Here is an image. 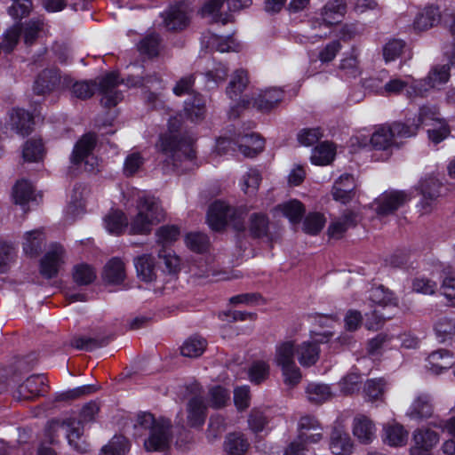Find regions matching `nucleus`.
Masks as SVG:
<instances>
[{
	"instance_id": "nucleus-32",
	"label": "nucleus",
	"mask_w": 455,
	"mask_h": 455,
	"mask_svg": "<svg viewBox=\"0 0 455 455\" xmlns=\"http://www.w3.org/2000/svg\"><path fill=\"white\" fill-rule=\"evenodd\" d=\"M371 144L375 149L385 150L397 146L390 126L379 127L371 137Z\"/></svg>"
},
{
	"instance_id": "nucleus-16",
	"label": "nucleus",
	"mask_w": 455,
	"mask_h": 455,
	"mask_svg": "<svg viewBox=\"0 0 455 455\" xmlns=\"http://www.w3.org/2000/svg\"><path fill=\"white\" fill-rule=\"evenodd\" d=\"M137 276L145 283H152L157 278L158 267L152 254L145 253L133 259Z\"/></svg>"
},
{
	"instance_id": "nucleus-25",
	"label": "nucleus",
	"mask_w": 455,
	"mask_h": 455,
	"mask_svg": "<svg viewBox=\"0 0 455 455\" xmlns=\"http://www.w3.org/2000/svg\"><path fill=\"white\" fill-rule=\"evenodd\" d=\"M103 280L109 284H120L126 277L125 265L118 258L111 259L105 266Z\"/></svg>"
},
{
	"instance_id": "nucleus-33",
	"label": "nucleus",
	"mask_w": 455,
	"mask_h": 455,
	"mask_svg": "<svg viewBox=\"0 0 455 455\" xmlns=\"http://www.w3.org/2000/svg\"><path fill=\"white\" fill-rule=\"evenodd\" d=\"M249 447L248 440L241 433L228 434L224 442V450L229 455H243Z\"/></svg>"
},
{
	"instance_id": "nucleus-43",
	"label": "nucleus",
	"mask_w": 455,
	"mask_h": 455,
	"mask_svg": "<svg viewBox=\"0 0 455 455\" xmlns=\"http://www.w3.org/2000/svg\"><path fill=\"white\" fill-rule=\"evenodd\" d=\"M44 240V234L39 229L25 233L22 243L24 252L31 257L36 256L41 250Z\"/></svg>"
},
{
	"instance_id": "nucleus-51",
	"label": "nucleus",
	"mask_w": 455,
	"mask_h": 455,
	"mask_svg": "<svg viewBox=\"0 0 455 455\" xmlns=\"http://www.w3.org/2000/svg\"><path fill=\"white\" fill-rule=\"evenodd\" d=\"M33 194L32 185L26 180H19L12 191V198L16 204L24 206L31 199Z\"/></svg>"
},
{
	"instance_id": "nucleus-48",
	"label": "nucleus",
	"mask_w": 455,
	"mask_h": 455,
	"mask_svg": "<svg viewBox=\"0 0 455 455\" xmlns=\"http://www.w3.org/2000/svg\"><path fill=\"white\" fill-rule=\"evenodd\" d=\"M428 363L431 370L438 374L443 370H447L452 365V359L451 355L446 350H438L433 352L428 356Z\"/></svg>"
},
{
	"instance_id": "nucleus-58",
	"label": "nucleus",
	"mask_w": 455,
	"mask_h": 455,
	"mask_svg": "<svg viewBox=\"0 0 455 455\" xmlns=\"http://www.w3.org/2000/svg\"><path fill=\"white\" fill-rule=\"evenodd\" d=\"M405 48V43L400 39H391L383 47V57L386 62L395 60Z\"/></svg>"
},
{
	"instance_id": "nucleus-15",
	"label": "nucleus",
	"mask_w": 455,
	"mask_h": 455,
	"mask_svg": "<svg viewBox=\"0 0 455 455\" xmlns=\"http://www.w3.org/2000/svg\"><path fill=\"white\" fill-rule=\"evenodd\" d=\"M298 436L310 443H317L323 439L322 426L316 418L305 415L298 422Z\"/></svg>"
},
{
	"instance_id": "nucleus-46",
	"label": "nucleus",
	"mask_w": 455,
	"mask_h": 455,
	"mask_svg": "<svg viewBox=\"0 0 455 455\" xmlns=\"http://www.w3.org/2000/svg\"><path fill=\"white\" fill-rule=\"evenodd\" d=\"M23 33L24 43L30 45L37 37L45 33V24L40 18L32 19L24 24Z\"/></svg>"
},
{
	"instance_id": "nucleus-52",
	"label": "nucleus",
	"mask_w": 455,
	"mask_h": 455,
	"mask_svg": "<svg viewBox=\"0 0 455 455\" xmlns=\"http://www.w3.org/2000/svg\"><path fill=\"white\" fill-rule=\"evenodd\" d=\"M185 113L192 121L204 117L205 113V102L200 96H194L185 102Z\"/></svg>"
},
{
	"instance_id": "nucleus-19",
	"label": "nucleus",
	"mask_w": 455,
	"mask_h": 455,
	"mask_svg": "<svg viewBox=\"0 0 455 455\" xmlns=\"http://www.w3.org/2000/svg\"><path fill=\"white\" fill-rule=\"evenodd\" d=\"M66 435L69 445L81 453L88 451L89 445L83 439L84 429L82 423L78 420L68 419L64 422Z\"/></svg>"
},
{
	"instance_id": "nucleus-26",
	"label": "nucleus",
	"mask_w": 455,
	"mask_h": 455,
	"mask_svg": "<svg viewBox=\"0 0 455 455\" xmlns=\"http://www.w3.org/2000/svg\"><path fill=\"white\" fill-rule=\"evenodd\" d=\"M89 196L90 189L87 187L83 185L75 186L68 206V213L73 217L79 216L83 213Z\"/></svg>"
},
{
	"instance_id": "nucleus-23",
	"label": "nucleus",
	"mask_w": 455,
	"mask_h": 455,
	"mask_svg": "<svg viewBox=\"0 0 455 455\" xmlns=\"http://www.w3.org/2000/svg\"><path fill=\"white\" fill-rule=\"evenodd\" d=\"M283 99V92L278 88H270L259 93L254 99L253 106L261 111H269L276 107Z\"/></svg>"
},
{
	"instance_id": "nucleus-31",
	"label": "nucleus",
	"mask_w": 455,
	"mask_h": 455,
	"mask_svg": "<svg viewBox=\"0 0 455 455\" xmlns=\"http://www.w3.org/2000/svg\"><path fill=\"white\" fill-rule=\"evenodd\" d=\"M336 155V147L329 141H324L316 146L311 154V163L315 165H327L331 164Z\"/></svg>"
},
{
	"instance_id": "nucleus-60",
	"label": "nucleus",
	"mask_w": 455,
	"mask_h": 455,
	"mask_svg": "<svg viewBox=\"0 0 455 455\" xmlns=\"http://www.w3.org/2000/svg\"><path fill=\"white\" fill-rule=\"evenodd\" d=\"M414 444L432 449L439 441L438 435L431 430H417L413 435Z\"/></svg>"
},
{
	"instance_id": "nucleus-22",
	"label": "nucleus",
	"mask_w": 455,
	"mask_h": 455,
	"mask_svg": "<svg viewBox=\"0 0 455 455\" xmlns=\"http://www.w3.org/2000/svg\"><path fill=\"white\" fill-rule=\"evenodd\" d=\"M368 300L371 303V307H373L384 308L397 306L396 297L383 285L371 287L369 291Z\"/></svg>"
},
{
	"instance_id": "nucleus-6",
	"label": "nucleus",
	"mask_w": 455,
	"mask_h": 455,
	"mask_svg": "<svg viewBox=\"0 0 455 455\" xmlns=\"http://www.w3.org/2000/svg\"><path fill=\"white\" fill-rule=\"evenodd\" d=\"M314 333V335L312 334L314 341H303L295 347L297 359L302 367H310L315 364L320 355L317 344L326 342L332 337V333L330 331Z\"/></svg>"
},
{
	"instance_id": "nucleus-21",
	"label": "nucleus",
	"mask_w": 455,
	"mask_h": 455,
	"mask_svg": "<svg viewBox=\"0 0 455 455\" xmlns=\"http://www.w3.org/2000/svg\"><path fill=\"white\" fill-rule=\"evenodd\" d=\"M235 145L238 151L243 156L253 157L264 148V140L257 134L250 133L238 136L235 139Z\"/></svg>"
},
{
	"instance_id": "nucleus-28",
	"label": "nucleus",
	"mask_w": 455,
	"mask_h": 455,
	"mask_svg": "<svg viewBox=\"0 0 455 455\" xmlns=\"http://www.w3.org/2000/svg\"><path fill=\"white\" fill-rule=\"evenodd\" d=\"M357 215L352 211H347L340 217L334 219L328 228L329 235L339 238L350 228L355 226Z\"/></svg>"
},
{
	"instance_id": "nucleus-63",
	"label": "nucleus",
	"mask_w": 455,
	"mask_h": 455,
	"mask_svg": "<svg viewBox=\"0 0 455 455\" xmlns=\"http://www.w3.org/2000/svg\"><path fill=\"white\" fill-rule=\"evenodd\" d=\"M21 28L19 24L13 25L8 28L3 35V49L6 52H11L19 42Z\"/></svg>"
},
{
	"instance_id": "nucleus-29",
	"label": "nucleus",
	"mask_w": 455,
	"mask_h": 455,
	"mask_svg": "<svg viewBox=\"0 0 455 455\" xmlns=\"http://www.w3.org/2000/svg\"><path fill=\"white\" fill-rule=\"evenodd\" d=\"M206 406L199 395H195L188 403V424L192 427H197L204 424L205 419Z\"/></svg>"
},
{
	"instance_id": "nucleus-57",
	"label": "nucleus",
	"mask_w": 455,
	"mask_h": 455,
	"mask_svg": "<svg viewBox=\"0 0 455 455\" xmlns=\"http://www.w3.org/2000/svg\"><path fill=\"white\" fill-rule=\"evenodd\" d=\"M23 158L28 162H36L42 159L44 155L43 144L40 140H30L26 142L23 151Z\"/></svg>"
},
{
	"instance_id": "nucleus-14",
	"label": "nucleus",
	"mask_w": 455,
	"mask_h": 455,
	"mask_svg": "<svg viewBox=\"0 0 455 455\" xmlns=\"http://www.w3.org/2000/svg\"><path fill=\"white\" fill-rule=\"evenodd\" d=\"M329 449L333 455H351L354 452V442L343 427H333L330 435Z\"/></svg>"
},
{
	"instance_id": "nucleus-64",
	"label": "nucleus",
	"mask_w": 455,
	"mask_h": 455,
	"mask_svg": "<svg viewBox=\"0 0 455 455\" xmlns=\"http://www.w3.org/2000/svg\"><path fill=\"white\" fill-rule=\"evenodd\" d=\"M185 243L190 250L202 252L206 250L209 241L204 234L190 233L186 235Z\"/></svg>"
},
{
	"instance_id": "nucleus-38",
	"label": "nucleus",
	"mask_w": 455,
	"mask_h": 455,
	"mask_svg": "<svg viewBox=\"0 0 455 455\" xmlns=\"http://www.w3.org/2000/svg\"><path fill=\"white\" fill-rule=\"evenodd\" d=\"M450 78V68L448 65H437L434 67L427 76L423 79L425 81V85L423 88H427V92L435 88L439 85H442L448 82Z\"/></svg>"
},
{
	"instance_id": "nucleus-49",
	"label": "nucleus",
	"mask_w": 455,
	"mask_h": 455,
	"mask_svg": "<svg viewBox=\"0 0 455 455\" xmlns=\"http://www.w3.org/2000/svg\"><path fill=\"white\" fill-rule=\"evenodd\" d=\"M248 75L243 69L236 70L229 82L227 93L231 99H235L247 86Z\"/></svg>"
},
{
	"instance_id": "nucleus-9",
	"label": "nucleus",
	"mask_w": 455,
	"mask_h": 455,
	"mask_svg": "<svg viewBox=\"0 0 455 455\" xmlns=\"http://www.w3.org/2000/svg\"><path fill=\"white\" fill-rule=\"evenodd\" d=\"M71 77L60 76L55 68L44 70L35 82L34 91L37 94H44L55 89H66L70 87Z\"/></svg>"
},
{
	"instance_id": "nucleus-27",
	"label": "nucleus",
	"mask_w": 455,
	"mask_h": 455,
	"mask_svg": "<svg viewBox=\"0 0 455 455\" xmlns=\"http://www.w3.org/2000/svg\"><path fill=\"white\" fill-rule=\"evenodd\" d=\"M355 188L354 179L349 174L341 175L335 181L332 188V196L334 200L346 204L353 197V190Z\"/></svg>"
},
{
	"instance_id": "nucleus-4",
	"label": "nucleus",
	"mask_w": 455,
	"mask_h": 455,
	"mask_svg": "<svg viewBox=\"0 0 455 455\" xmlns=\"http://www.w3.org/2000/svg\"><path fill=\"white\" fill-rule=\"evenodd\" d=\"M415 124L429 126L427 134L429 140L437 144L450 134V129L446 122L440 117V114L435 107L423 106L420 108Z\"/></svg>"
},
{
	"instance_id": "nucleus-3",
	"label": "nucleus",
	"mask_w": 455,
	"mask_h": 455,
	"mask_svg": "<svg viewBox=\"0 0 455 455\" xmlns=\"http://www.w3.org/2000/svg\"><path fill=\"white\" fill-rule=\"evenodd\" d=\"M158 147L164 156L163 166L164 172L178 168L180 162L183 160L191 161L194 157L191 146L180 139V134L177 133L171 123L169 133L161 136Z\"/></svg>"
},
{
	"instance_id": "nucleus-54",
	"label": "nucleus",
	"mask_w": 455,
	"mask_h": 455,
	"mask_svg": "<svg viewBox=\"0 0 455 455\" xmlns=\"http://www.w3.org/2000/svg\"><path fill=\"white\" fill-rule=\"evenodd\" d=\"M180 235V228L174 225H164L156 232V241L158 244L167 245L175 242Z\"/></svg>"
},
{
	"instance_id": "nucleus-53",
	"label": "nucleus",
	"mask_w": 455,
	"mask_h": 455,
	"mask_svg": "<svg viewBox=\"0 0 455 455\" xmlns=\"http://www.w3.org/2000/svg\"><path fill=\"white\" fill-rule=\"evenodd\" d=\"M261 176L257 170H249L241 179L240 186L246 195H254L260 184Z\"/></svg>"
},
{
	"instance_id": "nucleus-24",
	"label": "nucleus",
	"mask_w": 455,
	"mask_h": 455,
	"mask_svg": "<svg viewBox=\"0 0 455 455\" xmlns=\"http://www.w3.org/2000/svg\"><path fill=\"white\" fill-rule=\"evenodd\" d=\"M345 12L346 6L342 0H334L333 2L328 3L321 13L322 22H317L318 26L320 28L322 26L329 27L339 23L345 14Z\"/></svg>"
},
{
	"instance_id": "nucleus-5",
	"label": "nucleus",
	"mask_w": 455,
	"mask_h": 455,
	"mask_svg": "<svg viewBox=\"0 0 455 455\" xmlns=\"http://www.w3.org/2000/svg\"><path fill=\"white\" fill-rule=\"evenodd\" d=\"M242 213L224 202L213 203L208 211L207 221L212 229L219 231L226 225L231 224L236 229L243 228L240 220Z\"/></svg>"
},
{
	"instance_id": "nucleus-20",
	"label": "nucleus",
	"mask_w": 455,
	"mask_h": 455,
	"mask_svg": "<svg viewBox=\"0 0 455 455\" xmlns=\"http://www.w3.org/2000/svg\"><path fill=\"white\" fill-rule=\"evenodd\" d=\"M8 125L16 133L28 135L32 128V117L30 114L21 108H12L9 114Z\"/></svg>"
},
{
	"instance_id": "nucleus-59",
	"label": "nucleus",
	"mask_w": 455,
	"mask_h": 455,
	"mask_svg": "<svg viewBox=\"0 0 455 455\" xmlns=\"http://www.w3.org/2000/svg\"><path fill=\"white\" fill-rule=\"evenodd\" d=\"M435 331L437 337L442 339V340L451 339L455 342V319H440L435 323Z\"/></svg>"
},
{
	"instance_id": "nucleus-47",
	"label": "nucleus",
	"mask_w": 455,
	"mask_h": 455,
	"mask_svg": "<svg viewBox=\"0 0 455 455\" xmlns=\"http://www.w3.org/2000/svg\"><path fill=\"white\" fill-rule=\"evenodd\" d=\"M207 342L200 337H191L188 339L180 347V353L183 356L196 358L200 356L205 350Z\"/></svg>"
},
{
	"instance_id": "nucleus-11",
	"label": "nucleus",
	"mask_w": 455,
	"mask_h": 455,
	"mask_svg": "<svg viewBox=\"0 0 455 455\" xmlns=\"http://www.w3.org/2000/svg\"><path fill=\"white\" fill-rule=\"evenodd\" d=\"M405 191L391 190L382 193L373 203L379 215H388L411 200Z\"/></svg>"
},
{
	"instance_id": "nucleus-34",
	"label": "nucleus",
	"mask_w": 455,
	"mask_h": 455,
	"mask_svg": "<svg viewBox=\"0 0 455 455\" xmlns=\"http://www.w3.org/2000/svg\"><path fill=\"white\" fill-rule=\"evenodd\" d=\"M433 409L429 397L427 395H419L410 406L407 416L411 419L429 418Z\"/></svg>"
},
{
	"instance_id": "nucleus-55",
	"label": "nucleus",
	"mask_w": 455,
	"mask_h": 455,
	"mask_svg": "<svg viewBox=\"0 0 455 455\" xmlns=\"http://www.w3.org/2000/svg\"><path fill=\"white\" fill-rule=\"evenodd\" d=\"M128 450V440L123 435H115L111 441L102 448L101 455H125Z\"/></svg>"
},
{
	"instance_id": "nucleus-35",
	"label": "nucleus",
	"mask_w": 455,
	"mask_h": 455,
	"mask_svg": "<svg viewBox=\"0 0 455 455\" xmlns=\"http://www.w3.org/2000/svg\"><path fill=\"white\" fill-rule=\"evenodd\" d=\"M296 347L292 341H284L275 347L274 363L282 368L295 363Z\"/></svg>"
},
{
	"instance_id": "nucleus-45",
	"label": "nucleus",
	"mask_w": 455,
	"mask_h": 455,
	"mask_svg": "<svg viewBox=\"0 0 455 455\" xmlns=\"http://www.w3.org/2000/svg\"><path fill=\"white\" fill-rule=\"evenodd\" d=\"M270 419L271 417L268 410L254 408L249 414L248 426L252 432L259 433L267 427Z\"/></svg>"
},
{
	"instance_id": "nucleus-8",
	"label": "nucleus",
	"mask_w": 455,
	"mask_h": 455,
	"mask_svg": "<svg viewBox=\"0 0 455 455\" xmlns=\"http://www.w3.org/2000/svg\"><path fill=\"white\" fill-rule=\"evenodd\" d=\"M425 81H414L409 84L408 81L400 77L390 79L382 88V93L386 95L399 94L405 91L406 96L410 100L423 98L427 93V89L423 88Z\"/></svg>"
},
{
	"instance_id": "nucleus-2",
	"label": "nucleus",
	"mask_w": 455,
	"mask_h": 455,
	"mask_svg": "<svg viewBox=\"0 0 455 455\" xmlns=\"http://www.w3.org/2000/svg\"><path fill=\"white\" fill-rule=\"evenodd\" d=\"M166 213L159 198L140 196L136 202V214L131 218V235H148L153 228L165 220Z\"/></svg>"
},
{
	"instance_id": "nucleus-62",
	"label": "nucleus",
	"mask_w": 455,
	"mask_h": 455,
	"mask_svg": "<svg viewBox=\"0 0 455 455\" xmlns=\"http://www.w3.org/2000/svg\"><path fill=\"white\" fill-rule=\"evenodd\" d=\"M325 222L326 220L323 214L310 213L306 217L304 220V231L310 235H315L323 229Z\"/></svg>"
},
{
	"instance_id": "nucleus-40",
	"label": "nucleus",
	"mask_w": 455,
	"mask_h": 455,
	"mask_svg": "<svg viewBox=\"0 0 455 455\" xmlns=\"http://www.w3.org/2000/svg\"><path fill=\"white\" fill-rule=\"evenodd\" d=\"M440 21V12L436 7L429 6L419 13L414 21L416 29L423 31L427 30Z\"/></svg>"
},
{
	"instance_id": "nucleus-12",
	"label": "nucleus",
	"mask_w": 455,
	"mask_h": 455,
	"mask_svg": "<svg viewBox=\"0 0 455 455\" xmlns=\"http://www.w3.org/2000/svg\"><path fill=\"white\" fill-rule=\"evenodd\" d=\"M65 251L60 244H52L41 259L40 273L46 278L54 277L64 263Z\"/></svg>"
},
{
	"instance_id": "nucleus-56",
	"label": "nucleus",
	"mask_w": 455,
	"mask_h": 455,
	"mask_svg": "<svg viewBox=\"0 0 455 455\" xmlns=\"http://www.w3.org/2000/svg\"><path fill=\"white\" fill-rule=\"evenodd\" d=\"M230 399L229 392L220 386H215L209 390L208 404L215 409L225 406Z\"/></svg>"
},
{
	"instance_id": "nucleus-7",
	"label": "nucleus",
	"mask_w": 455,
	"mask_h": 455,
	"mask_svg": "<svg viewBox=\"0 0 455 455\" xmlns=\"http://www.w3.org/2000/svg\"><path fill=\"white\" fill-rule=\"evenodd\" d=\"M96 143V138L93 134L84 135L75 145L71 163L80 164L84 163V168L88 172H92L99 164L98 159L93 156L92 150Z\"/></svg>"
},
{
	"instance_id": "nucleus-10",
	"label": "nucleus",
	"mask_w": 455,
	"mask_h": 455,
	"mask_svg": "<svg viewBox=\"0 0 455 455\" xmlns=\"http://www.w3.org/2000/svg\"><path fill=\"white\" fill-rule=\"evenodd\" d=\"M192 9L187 3H179L163 13L164 25L169 30H181L190 22Z\"/></svg>"
},
{
	"instance_id": "nucleus-13",
	"label": "nucleus",
	"mask_w": 455,
	"mask_h": 455,
	"mask_svg": "<svg viewBox=\"0 0 455 455\" xmlns=\"http://www.w3.org/2000/svg\"><path fill=\"white\" fill-rule=\"evenodd\" d=\"M124 81H119L115 73L108 74L100 81V92L101 93V103L108 107L116 106L122 100V93L116 87Z\"/></svg>"
},
{
	"instance_id": "nucleus-36",
	"label": "nucleus",
	"mask_w": 455,
	"mask_h": 455,
	"mask_svg": "<svg viewBox=\"0 0 455 455\" xmlns=\"http://www.w3.org/2000/svg\"><path fill=\"white\" fill-rule=\"evenodd\" d=\"M307 400L315 404H320L331 399L333 394L326 384L310 383L306 388Z\"/></svg>"
},
{
	"instance_id": "nucleus-39",
	"label": "nucleus",
	"mask_w": 455,
	"mask_h": 455,
	"mask_svg": "<svg viewBox=\"0 0 455 455\" xmlns=\"http://www.w3.org/2000/svg\"><path fill=\"white\" fill-rule=\"evenodd\" d=\"M387 382L384 379H368L363 387L364 397L369 402L384 401Z\"/></svg>"
},
{
	"instance_id": "nucleus-17",
	"label": "nucleus",
	"mask_w": 455,
	"mask_h": 455,
	"mask_svg": "<svg viewBox=\"0 0 455 455\" xmlns=\"http://www.w3.org/2000/svg\"><path fill=\"white\" fill-rule=\"evenodd\" d=\"M352 433L360 443L369 444L376 437V427L371 419L357 415L353 419Z\"/></svg>"
},
{
	"instance_id": "nucleus-41",
	"label": "nucleus",
	"mask_w": 455,
	"mask_h": 455,
	"mask_svg": "<svg viewBox=\"0 0 455 455\" xmlns=\"http://www.w3.org/2000/svg\"><path fill=\"white\" fill-rule=\"evenodd\" d=\"M275 212L282 213L291 222H299L305 212L303 204L299 200H290L275 207Z\"/></svg>"
},
{
	"instance_id": "nucleus-30",
	"label": "nucleus",
	"mask_w": 455,
	"mask_h": 455,
	"mask_svg": "<svg viewBox=\"0 0 455 455\" xmlns=\"http://www.w3.org/2000/svg\"><path fill=\"white\" fill-rule=\"evenodd\" d=\"M103 220L107 231L114 235H120L130 227L125 213L120 210H111Z\"/></svg>"
},
{
	"instance_id": "nucleus-42",
	"label": "nucleus",
	"mask_w": 455,
	"mask_h": 455,
	"mask_svg": "<svg viewBox=\"0 0 455 455\" xmlns=\"http://www.w3.org/2000/svg\"><path fill=\"white\" fill-rule=\"evenodd\" d=\"M207 44L210 48L220 52H238L241 48L240 44L233 37H224L217 35H211L207 39Z\"/></svg>"
},
{
	"instance_id": "nucleus-37",
	"label": "nucleus",
	"mask_w": 455,
	"mask_h": 455,
	"mask_svg": "<svg viewBox=\"0 0 455 455\" xmlns=\"http://www.w3.org/2000/svg\"><path fill=\"white\" fill-rule=\"evenodd\" d=\"M384 441L390 446H403L408 441V432L398 423H393L384 427Z\"/></svg>"
},
{
	"instance_id": "nucleus-18",
	"label": "nucleus",
	"mask_w": 455,
	"mask_h": 455,
	"mask_svg": "<svg viewBox=\"0 0 455 455\" xmlns=\"http://www.w3.org/2000/svg\"><path fill=\"white\" fill-rule=\"evenodd\" d=\"M47 391L46 378L44 375H32L18 387L20 398L30 400Z\"/></svg>"
},
{
	"instance_id": "nucleus-44",
	"label": "nucleus",
	"mask_w": 455,
	"mask_h": 455,
	"mask_svg": "<svg viewBox=\"0 0 455 455\" xmlns=\"http://www.w3.org/2000/svg\"><path fill=\"white\" fill-rule=\"evenodd\" d=\"M223 4L224 0H211L205 3L201 9L202 15L204 17H211L215 22L227 24L230 21V15L220 12Z\"/></svg>"
},
{
	"instance_id": "nucleus-50",
	"label": "nucleus",
	"mask_w": 455,
	"mask_h": 455,
	"mask_svg": "<svg viewBox=\"0 0 455 455\" xmlns=\"http://www.w3.org/2000/svg\"><path fill=\"white\" fill-rule=\"evenodd\" d=\"M72 275L76 283L87 285L95 280L96 272L92 266L81 263L74 267Z\"/></svg>"
},
{
	"instance_id": "nucleus-1",
	"label": "nucleus",
	"mask_w": 455,
	"mask_h": 455,
	"mask_svg": "<svg viewBox=\"0 0 455 455\" xmlns=\"http://www.w3.org/2000/svg\"><path fill=\"white\" fill-rule=\"evenodd\" d=\"M172 424L169 419H156L149 412H140L137 415L134 428L138 434L148 433L144 440L147 451L163 452L169 449L172 443Z\"/></svg>"
},
{
	"instance_id": "nucleus-61",
	"label": "nucleus",
	"mask_w": 455,
	"mask_h": 455,
	"mask_svg": "<svg viewBox=\"0 0 455 455\" xmlns=\"http://www.w3.org/2000/svg\"><path fill=\"white\" fill-rule=\"evenodd\" d=\"M269 375V365L264 361L254 362L249 369V378L253 383L259 384Z\"/></svg>"
}]
</instances>
